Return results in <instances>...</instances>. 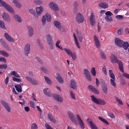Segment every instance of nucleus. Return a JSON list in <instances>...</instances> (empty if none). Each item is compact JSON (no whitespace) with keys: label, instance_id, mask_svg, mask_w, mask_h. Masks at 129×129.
I'll return each mask as SVG.
<instances>
[{"label":"nucleus","instance_id":"f257e3e1","mask_svg":"<svg viewBox=\"0 0 129 129\" xmlns=\"http://www.w3.org/2000/svg\"><path fill=\"white\" fill-rule=\"evenodd\" d=\"M0 6L3 7L7 11L11 13L13 12V9L12 8L2 0H0Z\"/></svg>","mask_w":129,"mask_h":129},{"label":"nucleus","instance_id":"f03ea898","mask_svg":"<svg viewBox=\"0 0 129 129\" xmlns=\"http://www.w3.org/2000/svg\"><path fill=\"white\" fill-rule=\"evenodd\" d=\"M46 40L51 50L53 49L54 48V43L52 37L50 34H48L47 35Z\"/></svg>","mask_w":129,"mask_h":129},{"label":"nucleus","instance_id":"7ed1b4c3","mask_svg":"<svg viewBox=\"0 0 129 129\" xmlns=\"http://www.w3.org/2000/svg\"><path fill=\"white\" fill-rule=\"evenodd\" d=\"M90 97L93 101L97 104L103 105H104L106 104V102L105 100L100 99H97L96 97L93 95H92Z\"/></svg>","mask_w":129,"mask_h":129},{"label":"nucleus","instance_id":"20e7f679","mask_svg":"<svg viewBox=\"0 0 129 129\" xmlns=\"http://www.w3.org/2000/svg\"><path fill=\"white\" fill-rule=\"evenodd\" d=\"M76 21L78 23H82L84 21V18L83 16L80 13L77 14L76 16Z\"/></svg>","mask_w":129,"mask_h":129},{"label":"nucleus","instance_id":"39448f33","mask_svg":"<svg viewBox=\"0 0 129 129\" xmlns=\"http://www.w3.org/2000/svg\"><path fill=\"white\" fill-rule=\"evenodd\" d=\"M0 102L5 108L8 112H11V108L8 104L3 100L0 101Z\"/></svg>","mask_w":129,"mask_h":129},{"label":"nucleus","instance_id":"423d86ee","mask_svg":"<svg viewBox=\"0 0 129 129\" xmlns=\"http://www.w3.org/2000/svg\"><path fill=\"white\" fill-rule=\"evenodd\" d=\"M50 7L54 11L59 10V9L58 5L53 2H51L49 4Z\"/></svg>","mask_w":129,"mask_h":129},{"label":"nucleus","instance_id":"0eeeda50","mask_svg":"<svg viewBox=\"0 0 129 129\" xmlns=\"http://www.w3.org/2000/svg\"><path fill=\"white\" fill-rule=\"evenodd\" d=\"M68 116L71 120L74 123H76V119L74 114L70 111L68 112Z\"/></svg>","mask_w":129,"mask_h":129},{"label":"nucleus","instance_id":"6e6552de","mask_svg":"<svg viewBox=\"0 0 129 129\" xmlns=\"http://www.w3.org/2000/svg\"><path fill=\"white\" fill-rule=\"evenodd\" d=\"M114 41L115 45L121 47L122 44L123 43V41L117 38H115Z\"/></svg>","mask_w":129,"mask_h":129},{"label":"nucleus","instance_id":"1a4fd4ad","mask_svg":"<svg viewBox=\"0 0 129 129\" xmlns=\"http://www.w3.org/2000/svg\"><path fill=\"white\" fill-rule=\"evenodd\" d=\"M102 89L103 92L105 94H106L108 92V88L107 87V85L106 84V82L104 81L103 80L101 82Z\"/></svg>","mask_w":129,"mask_h":129},{"label":"nucleus","instance_id":"9d476101","mask_svg":"<svg viewBox=\"0 0 129 129\" xmlns=\"http://www.w3.org/2000/svg\"><path fill=\"white\" fill-rule=\"evenodd\" d=\"M83 73L87 79L89 81H91V75L89 71L87 69H85L83 70Z\"/></svg>","mask_w":129,"mask_h":129},{"label":"nucleus","instance_id":"9b49d317","mask_svg":"<svg viewBox=\"0 0 129 129\" xmlns=\"http://www.w3.org/2000/svg\"><path fill=\"white\" fill-rule=\"evenodd\" d=\"M30 44L28 43L26 44L25 46L24 50V53L26 56H27L30 50Z\"/></svg>","mask_w":129,"mask_h":129},{"label":"nucleus","instance_id":"f8f14e48","mask_svg":"<svg viewBox=\"0 0 129 129\" xmlns=\"http://www.w3.org/2000/svg\"><path fill=\"white\" fill-rule=\"evenodd\" d=\"M25 78L26 80L33 84L37 85L38 84L37 81L34 78H31L30 77L28 76L26 77Z\"/></svg>","mask_w":129,"mask_h":129},{"label":"nucleus","instance_id":"ddd939ff","mask_svg":"<svg viewBox=\"0 0 129 129\" xmlns=\"http://www.w3.org/2000/svg\"><path fill=\"white\" fill-rule=\"evenodd\" d=\"M2 16L4 21L8 22L11 21V20L9 16L6 13L4 12Z\"/></svg>","mask_w":129,"mask_h":129},{"label":"nucleus","instance_id":"4468645a","mask_svg":"<svg viewBox=\"0 0 129 129\" xmlns=\"http://www.w3.org/2000/svg\"><path fill=\"white\" fill-rule=\"evenodd\" d=\"M88 88L89 90L94 93L97 94H99V91L96 88L90 85H89Z\"/></svg>","mask_w":129,"mask_h":129},{"label":"nucleus","instance_id":"2eb2a0df","mask_svg":"<svg viewBox=\"0 0 129 129\" xmlns=\"http://www.w3.org/2000/svg\"><path fill=\"white\" fill-rule=\"evenodd\" d=\"M76 116L80 126L82 128L84 129L85 127L84 123L80 117L77 114L76 115Z\"/></svg>","mask_w":129,"mask_h":129},{"label":"nucleus","instance_id":"dca6fc26","mask_svg":"<svg viewBox=\"0 0 129 129\" xmlns=\"http://www.w3.org/2000/svg\"><path fill=\"white\" fill-rule=\"evenodd\" d=\"M70 86L74 90H76L77 87L76 82L73 80H72L70 81Z\"/></svg>","mask_w":129,"mask_h":129},{"label":"nucleus","instance_id":"f3484780","mask_svg":"<svg viewBox=\"0 0 129 129\" xmlns=\"http://www.w3.org/2000/svg\"><path fill=\"white\" fill-rule=\"evenodd\" d=\"M94 15L93 13L91 12L90 17V21L92 25L94 26L95 24Z\"/></svg>","mask_w":129,"mask_h":129},{"label":"nucleus","instance_id":"a211bd4d","mask_svg":"<svg viewBox=\"0 0 129 129\" xmlns=\"http://www.w3.org/2000/svg\"><path fill=\"white\" fill-rule=\"evenodd\" d=\"M54 99L60 102H61L63 101V99L59 95L54 94L53 95Z\"/></svg>","mask_w":129,"mask_h":129},{"label":"nucleus","instance_id":"6ab92c4d","mask_svg":"<svg viewBox=\"0 0 129 129\" xmlns=\"http://www.w3.org/2000/svg\"><path fill=\"white\" fill-rule=\"evenodd\" d=\"M36 11L38 15L40 16L43 12L44 9L43 7L40 6L39 7H37L36 9Z\"/></svg>","mask_w":129,"mask_h":129},{"label":"nucleus","instance_id":"aec40b11","mask_svg":"<svg viewBox=\"0 0 129 129\" xmlns=\"http://www.w3.org/2000/svg\"><path fill=\"white\" fill-rule=\"evenodd\" d=\"M111 61L112 63H116L117 62L118 60L117 57L114 55H111L110 57Z\"/></svg>","mask_w":129,"mask_h":129},{"label":"nucleus","instance_id":"412c9836","mask_svg":"<svg viewBox=\"0 0 129 129\" xmlns=\"http://www.w3.org/2000/svg\"><path fill=\"white\" fill-rule=\"evenodd\" d=\"M13 17L16 21L19 22H21L22 21L21 17L18 15L14 14L13 15Z\"/></svg>","mask_w":129,"mask_h":129},{"label":"nucleus","instance_id":"4be33fe9","mask_svg":"<svg viewBox=\"0 0 129 129\" xmlns=\"http://www.w3.org/2000/svg\"><path fill=\"white\" fill-rule=\"evenodd\" d=\"M12 2L15 4L16 6L19 9H20L22 6L21 4L17 0H11Z\"/></svg>","mask_w":129,"mask_h":129},{"label":"nucleus","instance_id":"5701e85b","mask_svg":"<svg viewBox=\"0 0 129 129\" xmlns=\"http://www.w3.org/2000/svg\"><path fill=\"white\" fill-rule=\"evenodd\" d=\"M4 36L6 39L9 41L11 42H14V39L11 36H10L7 33H5Z\"/></svg>","mask_w":129,"mask_h":129},{"label":"nucleus","instance_id":"b1692460","mask_svg":"<svg viewBox=\"0 0 129 129\" xmlns=\"http://www.w3.org/2000/svg\"><path fill=\"white\" fill-rule=\"evenodd\" d=\"M99 7L103 9L107 8L108 7V4L105 3H100L99 4Z\"/></svg>","mask_w":129,"mask_h":129},{"label":"nucleus","instance_id":"393cba45","mask_svg":"<svg viewBox=\"0 0 129 129\" xmlns=\"http://www.w3.org/2000/svg\"><path fill=\"white\" fill-rule=\"evenodd\" d=\"M129 47V44L128 42H123V43L122 44V46L121 47H123L125 50H127Z\"/></svg>","mask_w":129,"mask_h":129},{"label":"nucleus","instance_id":"a878e982","mask_svg":"<svg viewBox=\"0 0 129 129\" xmlns=\"http://www.w3.org/2000/svg\"><path fill=\"white\" fill-rule=\"evenodd\" d=\"M54 25L58 28H60L61 26V24L57 20H54L53 22Z\"/></svg>","mask_w":129,"mask_h":129},{"label":"nucleus","instance_id":"bb28decb","mask_svg":"<svg viewBox=\"0 0 129 129\" xmlns=\"http://www.w3.org/2000/svg\"><path fill=\"white\" fill-rule=\"evenodd\" d=\"M56 79L58 81L61 83H63V81L61 77L59 75L57 74L56 77Z\"/></svg>","mask_w":129,"mask_h":129},{"label":"nucleus","instance_id":"cd10ccee","mask_svg":"<svg viewBox=\"0 0 129 129\" xmlns=\"http://www.w3.org/2000/svg\"><path fill=\"white\" fill-rule=\"evenodd\" d=\"M0 54L5 57H8L9 55V53L4 50H0Z\"/></svg>","mask_w":129,"mask_h":129},{"label":"nucleus","instance_id":"c85d7f7f","mask_svg":"<svg viewBox=\"0 0 129 129\" xmlns=\"http://www.w3.org/2000/svg\"><path fill=\"white\" fill-rule=\"evenodd\" d=\"M10 74L12 75H13L16 77L18 78L21 77L20 75L15 71L11 72Z\"/></svg>","mask_w":129,"mask_h":129},{"label":"nucleus","instance_id":"c756f323","mask_svg":"<svg viewBox=\"0 0 129 129\" xmlns=\"http://www.w3.org/2000/svg\"><path fill=\"white\" fill-rule=\"evenodd\" d=\"M15 88L16 90L19 92H20L22 91V87L19 84L15 85Z\"/></svg>","mask_w":129,"mask_h":129},{"label":"nucleus","instance_id":"7c9ffc66","mask_svg":"<svg viewBox=\"0 0 129 129\" xmlns=\"http://www.w3.org/2000/svg\"><path fill=\"white\" fill-rule=\"evenodd\" d=\"M73 36L74 37L75 43L77 47L79 48H80V47L79 46V44L78 42V40L75 35L74 34H73Z\"/></svg>","mask_w":129,"mask_h":129},{"label":"nucleus","instance_id":"2f4dec72","mask_svg":"<svg viewBox=\"0 0 129 129\" xmlns=\"http://www.w3.org/2000/svg\"><path fill=\"white\" fill-rule=\"evenodd\" d=\"M118 63L120 70L122 73H123L124 71L123 70V65L122 62L120 61H119L118 62Z\"/></svg>","mask_w":129,"mask_h":129},{"label":"nucleus","instance_id":"473e14b6","mask_svg":"<svg viewBox=\"0 0 129 129\" xmlns=\"http://www.w3.org/2000/svg\"><path fill=\"white\" fill-rule=\"evenodd\" d=\"M78 6V2L77 1H75L73 4V6L74 7L73 10L74 12H76L77 11Z\"/></svg>","mask_w":129,"mask_h":129},{"label":"nucleus","instance_id":"72a5a7b5","mask_svg":"<svg viewBox=\"0 0 129 129\" xmlns=\"http://www.w3.org/2000/svg\"><path fill=\"white\" fill-rule=\"evenodd\" d=\"M49 91V90L48 88H46L43 90L44 93L45 94L48 96H51V94Z\"/></svg>","mask_w":129,"mask_h":129},{"label":"nucleus","instance_id":"f704fd0d","mask_svg":"<svg viewBox=\"0 0 129 129\" xmlns=\"http://www.w3.org/2000/svg\"><path fill=\"white\" fill-rule=\"evenodd\" d=\"M60 43V41L59 40L57 41L56 43V46L58 48L60 49L61 50H63V48L62 47L59 45V44Z\"/></svg>","mask_w":129,"mask_h":129},{"label":"nucleus","instance_id":"c9c22d12","mask_svg":"<svg viewBox=\"0 0 129 129\" xmlns=\"http://www.w3.org/2000/svg\"><path fill=\"white\" fill-rule=\"evenodd\" d=\"M105 19L108 22H112L113 20L111 16H106L105 17Z\"/></svg>","mask_w":129,"mask_h":129},{"label":"nucleus","instance_id":"e433bc0d","mask_svg":"<svg viewBox=\"0 0 129 129\" xmlns=\"http://www.w3.org/2000/svg\"><path fill=\"white\" fill-rule=\"evenodd\" d=\"M100 56L102 58L105 60L106 59V56L104 52L101 51L100 53Z\"/></svg>","mask_w":129,"mask_h":129},{"label":"nucleus","instance_id":"4c0bfd02","mask_svg":"<svg viewBox=\"0 0 129 129\" xmlns=\"http://www.w3.org/2000/svg\"><path fill=\"white\" fill-rule=\"evenodd\" d=\"M115 79H111L110 81L111 85L115 88L117 86V85L115 81Z\"/></svg>","mask_w":129,"mask_h":129},{"label":"nucleus","instance_id":"58836bf2","mask_svg":"<svg viewBox=\"0 0 129 129\" xmlns=\"http://www.w3.org/2000/svg\"><path fill=\"white\" fill-rule=\"evenodd\" d=\"M0 27L4 29H6L5 26V23L2 20H0Z\"/></svg>","mask_w":129,"mask_h":129},{"label":"nucleus","instance_id":"ea45409f","mask_svg":"<svg viewBox=\"0 0 129 129\" xmlns=\"http://www.w3.org/2000/svg\"><path fill=\"white\" fill-rule=\"evenodd\" d=\"M34 2L35 4L40 5L43 3V2L42 0H36L34 1Z\"/></svg>","mask_w":129,"mask_h":129},{"label":"nucleus","instance_id":"a19ab883","mask_svg":"<svg viewBox=\"0 0 129 129\" xmlns=\"http://www.w3.org/2000/svg\"><path fill=\"white\" fill-rule=\"evenodd\" d=\"M63 50L69 56H70L72 53V51L69 49L64 48Z\"/></svg>","mask_w":129,"mask_h":129},{"label":"nucleus","instance_id":"79ce46f5","mask_svg":"<svg viewBox=\"0 0 129 129\" xmlns=\"http://www.w3.org/2000/svg\"><path fill=\"white\" fill-rule=\"evenodd\" d=\"M98 118L101 121L105 123L106 124L108 125L109 124V123L105 119L103 118L102 117L100 116H99Z\"/></svg>","mask_w":129,"mask_h":129},{"label":"nucleus","instance_id":"37998d69","mask_svg":"<svg viewBox=\"0 0 129 129\" xmlns=\"http://www.w3.org/2000/svg\"><path fill=\"white\" fill-rule=\"evenodd\" d=\"M45 79V81L47 83L49 84L50 85L51 84V81L49 79L47 76H45L44 77Z\"/></svg>","mask_w":129,"mask_h":129},{"label":"nucleus","instance_id":"c03bdc74","mask_svg":"<svg viewBox=\"0 0 129 129\" xmlns=\"http://www.w3.org/2000/svg\"><path fill=\"white\" fill-rule=\"evenodd\" d=\"M77 35L79 41L81 42H82L83 37L81 33H77Z\"/></svg>","mask_w":129,"mask_h":129},{"label":"nucleus","instance_id":"a18cd8bd","mask_svg":"<svg viewBox=\"0 0 129 129\" xmlns=\"http://www.w3.org/2000/svg\"><path fill=\"white\" fill-rule=\"evenodd\" d=\"M48 116L50 120L54 123H55L56 121L54 117L51 116L50 114H48Z\"/></svg>","mask_w":129,"mask_h":129},{"label":"nucleus","instance_id":"49530a36","mask_svg":"<svg viewBox=\"0 0 129 129\" xmlns=\"http://www.w3.org/2000/svg\"><path fill=\"white\" fill-rule=\"evenodd\" d=\"M91 73L92 75L93 76H95L96 75V72L95 69L94 68H92L91 70Z\"/></svg>","mask_w":129,"mask_h":129},{"label":"nucleus","instance_id":"de8ad7c7","mask_svg":"<svg viewBox=\"0 0 129 129\" xmlns=\"http://www.w3.org/2000/svg\"><path fill=\"white\" fill-rule=\"evenodd\" d=\"M41 21L43 23V25H45L46 21V17L45 15H43Z\"/></svg>","mask_w":129,"mask_h":129},{"label":"nucleus","instance_id":"09e8293b","mask_svg":"<svg viewBox=\"0 0 129 129\" xmlns=\"http://www.w3.org/2000/svg\"><path fill=\"white\" fill-rule=\"evenodd\" d=\"M13 80L15 82H20L21 81V80L20 78H17L15 77H12Z\"/></svg>","mask_w":129,"mask_h":129},{"label":"nucleus","instance_id":"8fccbe9b","mask_svg":"<svg viewBox=\"0 0 129 129\" xmlns=\"http://www.w3.org/2000/svg\"><path fill=\"white\" fill-rule=\"evenodd\" d=\"M90 126L91 129H98L96 125H95L93 123L90 122Z\"/></svg>","mask_w":129,"mask_h":129},{"label":"nucleus","instance_id":"3c124183","mask_svg":"<svg viewBox=\"0 0 129 129\" xmlns=\"http://www.w3.org/2000/svg\"><path fill=\"white\" fill-rule=\"evenodd\" d=\"M45 14L46 17L47 21L49 22H50L51 21V16L48 13H46Z\"/></svg>","mask_w":129,"mask_h":129},{"label":"nucleus","instance_id":"603ef678","mask_svg":"<svg viewBox=\"0 0 129 129\" xmlns=\"http://www.w3.org/2000/svg\"><path fill=\"white\" fill-rule=\"evenodd\" d=\"M29 104L31 108L33 109L35 108V103L34 102L30 101V102Z\"/></svg>","mask_w":129,"mask_h":129},{"label":"nucleus","instance_id":"864d4df0","mask_svg":"<svg viewBox=\"0 0 129 129\" xmlns=\"http://www.w3.org/2000/svg\"><path fill=\"white\" fill-rule=\"evenodd\" d=\"M0 42L4 47L7 44V43L3 39H0Z\"/></svg>","mask_w":129,"mask_h":129},{"label":"nucleus","instance_id":"5fc2aeb1","mask_svg":"<svg viewBox=\"0 0 129 129\" xmlns=\"http://www.w3.org/2000/svg\"><path fill=\"white\" fill-rule=\"evenodd\" d=\"M38 126L35 123L32 124L31 126V129H37Z\"/></svg>","mask_w":129,"mask_h":129},{"label":"nucleus","instance_id":"6e6d98bb","mask_svg":"<svg viewBox=\"0 0 129 129\" xmlns=\"http://www.w3.org/2000/svg\"><path fill=\"white\" fill-rule=\"evenodd\" d=\"M102 71L105 75H107V70L106 69V67L105 66H104L103 68L102 69Z\"/></svg>","mask_w":129,"mask_h":129},{"label":"nucleus","instance_id":"4d7b16f0","mask_svg":"<svg viewBox=\"0 0 129 129\" xmlns=\"http://www.w3.org/2000/svg\"><path fill=\"white\" fill-rule=\"evenodd\" d=\"M29 12L33 14L35 16L36 14L35 11L33 9H30L29 10Z\"/></svg>","mask_w":129,"mask_h":129},{"label":"nucleus","instance_id":"13d9d810","mask_svg":"<svg viewBox=\"0 0 129 129\" xmlns=\"http://www.w3.org/2000/svg\"><path fill=\"white\" fill-rule=\"evenodd\" d=\"M27 28L29 30V32H33L34 31L33 28L31 26H28Z\"/></svg>","mask_w":129,"mask_h":129},{"label":"nucleus","instance_id":"bf43d9fd","mask_svg":"<svg viewBox=\"0 0 129 129\" xmlns=\"http://www.w3.org/2000/svg\"><path fill=\"white\" fill-rule=\"evenodd\" d=\"M7 66L6 64H4L3 65H0V67L2 69H6L7 68Z\"/></svg>","mask_w":129,"mask_h":129},{"label":"nucleus","instance_id":"052dcab7","mask_svg":"<svg viewBox=\"0 0 129 129\" xmlns=\"http://www.w3.org/2000/svg\"><path fill=\"white\" fill-rule=\"evenodd\" d=\"M72 57V59L75 60L76 58V55L75 53H72L70 55Z\"/></svg>","mask_w":129,"mask_h":129},{"label":"nucleus","instance_id":"680f3d73","mask_svg":"<svg viewBox=\"0 0 129 129\" xmlns=\"http://www.w3.org/2000/svg\"><path fill=\"white\" fill-rule=\"evenodd\" d=\"M94 43L99 42L97 37L96 36H94Z\"/></svg>","mask_w":129,"mask_h":129},{"label":"nucleus","instance_id":"e2e57ef3","mask_svg":"<svg viewBox=\"0 0 129 129\" xmlns=\"http://www.w3.org/2000/svg\"><path fill=\"white\" fill-rule=\"evenodd\" d=\"M115 99L116 101L119 104L121 105H123L122 101H121L120 99H118L117 97H116Z\"/></svg>","mask_w":129,"mask_h":129},{"label":"nucleus","instance_id":"0e129e2a","mask_svg":"<svg viewBox=\"0 0 129 129\" xmlns=\"http://www.w3.org/2000/svg\"><path fill=\"white\" fill-rule=\"evenodd\" d=\"M7 50L9 51H11V49L10 47L9 46L7 45V44L4 47Z\"/></svg>","mask_w":129,"mask_h":129},{"label":"nucleus","instance_id":"69168bd1","mask_svg":"<svg viewBox=\"0 0 129 129\" xmlns=\"http://www.w3.org/2000/svg\"><path fill=\"white\" fill-rule=\"evenodd\" d=\"M106 16H111L113 14L110 11H107L105 13Z\"/></svg>","mask_w":129,"mask_h":129},{"label":"nucleus","instance_id":"338daca9","mask_svg":"<svg viewBox=\"0 0 129 129\" xmlns=\"http://www.w3.org/2000/svg\"><path fill=\"white\" fill-rule=\"evenodd\" d=\"M70 95L71 98L75 100V95L71 91H70Z\"/></svg>","mask_w":129,"mask_h":129},{"label":"nucleus","instance_id":"774afa93","mask_svg":"<svg viewBox=\"0 0 129 129\" xmlns=\"http://www.w3.org/2000/svg\"><path fill=\"white\" fill-rule=\"evenodd\" d=\"M41 70L45 73H48L47 70L46 68L43 67L41 68Z\"/></svg>","mask_w":129,"mask_h":129}]
</instances>
